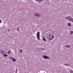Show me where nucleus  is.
<instances>
[{"mask_svg":"<svg viewBox=\"0 0 73 73\" xmlns=\"http://www.w3.org/2000/svg\"><path fill=\"white\" fill-rule=\"evenodd\" d=\"M47 38L49 41H51L54 38V35L52 34H50L48 36Z\"/></svg>","mask_w":73,"mask_h":73,"instance_id":"f257e3e1","label":"nucleus"},{"mask_svg":"<svg viewBox=\"0 0 73 73\" xmlns=\"http://www.w3.org/2000/svg\"><path fill=\"white\" fill-rule=\"evenodd\" d=\"M36 36L38 40H40V32H39V31H38V32L37 33Z\"/></svg>","mask_w":73,"mask_h":73,"instance_id":"f03ea898","label":"nucleus"},{"mask_svg":"<svg viewBox=\"0 0 73 73\" xmlns=\"http://www.w3.org/2000/svg\"><path fill=\"white\" fill-rule=\"evenodd\" d=\"M42 57L44 59H50V58L48 56H47L44 55Z\"/></svg>","mask_w":73,"mask_h":73,"instance_id":"7ed1b4c3","label":"nucleus"},{"mask_svg":"<svg viewBox=\"0 0 73 73\" xmlns=\"http://www.w3.org/2000/svg\"><path fill=\"white\" fill-rule=\"evenodd\" d=\"M34 15L36 17H39L40 16V14L38 13H35L34 14Z\"/></svg>","mask_w":73,"mask_h":73,"instance_id":"20e7f679","label":"nucleus"},{"mask_svg":"<svg viewBox=\"0 0 73 73\" xmlns=\"http://www.w3.org/2000/svg\"><path fill=\"white\" fill-rule=\"evenodd\" d=\"M0 52L1 53V54H3V53H4L5 51H4L3 50H1L0 51Z\"/></svg>","mask_w":73,"mask_h":73,"instance_id":"39448f33","label":"nucleus"},{"mask_svg":"<svg viewBox=\"0 0 73 73\" xmlns=\"http://www.w3.org/2000/svg\"><path fill=\"white\" fill-rule=\"evenodd\" d=\"M3 55L4 57H7L8 56L7 54H4L3 53Z\"/></svg>","mask_w":73,"mask_h":73,"instance_id":"423d86ee","label":"nucleus"},{"mask_svg":"<svg viewBox=\"0 0 73 73\" xmlns=\"http://www.w3.org/2000/svg\"><path fill=\"white\" fill-rule=\"evenodd\" d=\"M65 46L66 47V48H70V46L69 45Z\"/></svg>","mask_w":73,"mask_h":73,"instance_id":"0eeeda50","label":"nucleus"},{"mask_svg":"<svg viewBox=\"0 0 73 73\" xmlns=\"http://www.w3.org/2000/svg\"><path fill=\"white\" fill-rule=\"evenodd\" d=\"M68 25L69 26H71V23H69V22H68Z\"/></svg>","mask_w":73,"mask_h":73,"instance_id":"6e6552de","label":"nucleus"},{"mask_svg":"<svg viewBox=\"0 0 73 73\" xmlns=\"http://www.w3.org/2000/svg\"><path fill=\"white\" fill-rule=\"evenodd\" d=\"M12 60H13V61H14V62H16V59H14V58H13Z\"/></svg>","mask_w":73,"mask_h":73,"instance_id":"1a4fd4ad","label":"nucleus"},{"mask_svg":"<svg viewBox=\"0 0 73 73\" xmlns=\"http://www.w3.org/2000/svg\"><path fill=\"white\" fill-rule=\"evenodd\" d=\"M43 40L44 41L46 42V40L45 39V38L44 37L43 38Z\"/></svg>","mask_w":73,"mask_h":73,"instance_id":"9d476101","label":"nucleus"},{"mask_svg":"<svg viewBox=\"0 0 73 73\" xmlns=\"http://www.w3.org/2000/svg\"><path fill=\"white\" fill-rule=\"evenodd\" d=\"M73 31H71L70 32V34L71 35L72 34H73Z\"/></svg>","mask_w":73,"mask_h":73,"instance_id":"9b49d317","label":"nucleus"},{"mask_svg":"<svg viewBox=\"0 0 73 73\" xmlns=\"http://www.w3.org/2000/svg\"><path fill=\"white\" fill-rule=\"evenodd\" d=\"M10 59H11V60H13V58L12 57H10Z\"/></svg>","mask_w":73,"mask_h":73,"instance_id":"f8f14e48","label":"nucleus"},{"mask_svg":"<svg viewBox=\"0 0 73 73\" xmlns=\"http://www.w3.org/2000/svg\"><path fill=\"white\" fill-rule=\"evenodd\" d=\"M10 51H8V52H7V53H8V54H9L10 53Z\"/></svg>","mask_w":73,"mask_h":73,"instance_id":"ddd939ff","label":"nucleus"},{"mask_svg":"<svg viewBox=\"0 0 73 73\" xmlns=\"http://www.w3.org/2000/svg\"><path fill=\"white\" fill-rule=\"evenodd\" d=\"M70 72L71 73H73V71L72 70H71L70 71Z\"/></svg>","mask_w":73,"mask_h":73,"instance_id":"4468645a","label":"nucleus"},{"mask_svg":"<svg viewBox=\"0 0 73 73\" xmlns=\"http://www.w3.org/2000/svg\"><path fill=\"white\" fill-rule=\"evenodd\" d=\"M2 23V21L0 19V23Z\"/></svg>","mask_w":73,"mask_h":73,"instance_id":"2eb2a0df","label":"nucleus"},{"mask_svg":"<svg viewBox=\"0 0 73 73\" xmlns=\"http://www.w3.org/2000/svg\"><path fill=\"white\" fill-rule=\"evenodd\" d=\"M22 52H23V51H22V50H20V53H22Z\"/></svg>","mask_w":73,"mask_h":73,"instance_id":"dca6fc26","label":"nucleus"},{"mask_svg":"<svg viewBox=\"0 0 73 73\" xmlns=\"http://www.w3.org/2000/svg\"><path fill=\"white\" fill-rule=\"evenodd\" d=\"M67 66H68V64H65Z\"/></svg>","mask_w":73,"mask_h":73,"instance_id":"f3484780","label":"nucleus"},{"mask_svg":"<svg viewBox=\"0 0 73 73\" xmlns=\"http://www.w3.org/2000/svg\"><path fill=\"white\" fill-rule=\"evenodd\" d=\"M10 29H9L8 31V32L9 31H10Z\"/></svg>","mask_w":73,"mask_h":73,"instance_id":"a211bd4d","label":"nucleus"},{"mask_svg":"<svg viewBox=\"0 0 73 73\" xmlns=\"http://www.w3.org/2000/svg\"><path fill=\"white\" fill-rule=\"evenodd\" d=\"M37 0V1H38V0ZM39 0L41 1H43L44 0Z\"/></svg>","mask_w":73,"mask_h":73,"instance_id":"6ab92c4d","label":"nucleus"},{"mask_svg":"<svg viewBox=\"0 0 73 73\" xmlns=\"http://www.w3.org/2000/svg\"><path fill=\"white\" fill-rule=\"evenodd\" d=\"M17 29H19L18 27H17Z\"/></svg>","mask_w":73,"mask_h":73,"instance_id":"aec40b11","label":"nucleus"},{"mask_svg":"<svg viewBox=\"0 0 73 73\" xmlns=\"http://www.w3.org/2000/svg\"><path fill=\"white\" fill-rule=\"evenodd\" d=\"M18 31H19V29H18Z\"/></svg>","mask_w":73,"mask_h":73,"instance_id":"412c9836","label":"nucleus"},{"mask_svg":"<svg viewBox=\"0 0 73 73\" xmlns=\"http://www.w3.org/2000/svg\"><path fill=\"white\" fill-rule=\"evenodd\" d=\"M64 65H66L65 64H64Z\"/></svg>","mask_w":73,"mask_h":73,"instance_id":"4be33fe9","label":"nucleus"},{"mask_svg":"<svg viewBox=\"0 0 73 73\" xmlns=\"http://www.w3.org/2000/svg\"><path fill=\"white\" fill-rule=\"evenodd\" d=\"M8 50L7 49V50Z\"/></svg>","mask_w":73,"mask_h":73,"instance_id":"5701e85b","label":"nucleus"},{"mask_svg":"<svg viewBox=\"0 0 73 73\" xmlns=\"http://www.w3.org/2000/svg\"><path fill=\"white\" fill-rule=\"evenodd\" d=\"M44 73H45V72H44Z\"/></svg>","mask_w":73,"mask_h":73,"instance_id":"b1692460","label":"nucleus"}]
</instances>
